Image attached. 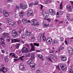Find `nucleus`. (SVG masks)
<instances>
[{
    "mask_svg": "<svg viewBox=\"0 0 73 73\" xmlns=\"http://www.w3.org/2000/svg\"><path fill=\"white\" fill-rule=\"evenodd\" d=\"M42 39H43V40L44 41H45V40H46V38H45V37L44 36H42Z\"/></svg>",
    "mask_w": 73,
    "mask_h": 73,
    "instance_id": "nucleus-38",
    "label": "nucleus"
},
{
    "mask_svg": "<svg viewBox=\"0 0 73 73\" xmlns=\"http://www.w3.org/2000/svg\"><path fill=\"white\" fill-rule=\"evenodd\" d=\"M69 73H73V70H72L71 69H69Z\"/></svg>",
    "mask_w": 73,
    "mask_h": 73,
    "instance_id": "nucleus-36",
    "label": "nucleus"
},
{
    "mask_svg": "<svg viewBox=\"0 0 73 73\" xmlns=\"http://www.w3.org/2000/svg\"><path fill=\"white\" fill-rule=\"evenodd\" d=\"M9 56H11L12 57H14V56H15V54L11 53L9 54Z\"/></svg>",
    "mask_w": 73,
    "mask_h": 73,
    "instance_id": "nucleus-26",
    "label": "nucleus"
},
{
    "mask_svg": "<svg viewBox=\"0 0 73 73\" xmlns=\"http://www.w3.org/2000/svg\"><path fill=\"white\" fill-rule=\"evenodd\" d=\"M49 12L51 15L54 16L55 15L56 13L54 12V10L52 9H49Z\"/></svg>",
    "mask_w": 73,
    "mask_h": 73,
    "instance_id": "nucleus-7",
    "label": "nucleus"
},
{
    "mask_svg": "<svg viewBox=\"0 0 73 73\" xmlns=\"http://www.w3.org/2000/svg\"><path fill=\"white\" fill-rule=\"evenodd\" d=\"M20 45V44H17V46H16V48H17V49H19V46Z\"/></svg>",
    "mask_w": 73,
    "mask_h": 73,
    "instance_id": "nucleus-37",
    "label": "nucleus"
},
{
    "mask_svg": "<svg viewBox=\"0 0 73 73\" xmlns=\"http://www.w3.org/2000/svg\"><path fill=\"white\" fill-rule=\"evenodd\" d=\"M24 15V12L21 11L20 12L19 16L20 17H21V18H22V17H23Z\"/></svg>",
    "mask_w": 73,
    "mask_h": 73,
    "instance_id": "nucleus-18",
    "label": "nucleus"
},
{
    "mask_svg": "<svg viewBox=\"0 0 73 73\" xmlns=\"http://www.w3.org/2000/svg\"><path fill=\"white\" fill-rule=\"evenodd\" d=\"M33 29L34 30H35V31H37V28H36L35 27H34L33 28Z\"/></svg>",
    "mask_w": 73,
    "mask_h": 73,
    "instance_id": "nucleus-55",
    "label": "nucleus"
},
{
    "mask_svg": "<svg viewBox=\"0 0 73 73\" xmlns=\"http://www.w3.org/2000/svg\"><path fill=\"white\" fill-rule=\"evenodd\" d=\"M6 37H7V38H8L9 37V34L8 33H7L6 35Z\"/></svg>",
    "mask_w": 73,
    "mask_h": 73,
    "instance_id": "nucleus-52",
    "label": "nucleus"
},
{
    "mask_svg": "<svg viewBox=\"0 0 73 73\" xmlns=\"http://www.w3.org/2000/svg\"><path fill=\"white\" fill-rule=\"evenodd\" d=\"M15 7L17 10H19L20 8V7L17 6V5H16V6H15Z\"/></svg>",
    "mask_w": 73,
    "mask_h": 73,
    "instance_id": "nucleus-41",
    "label": "nucleus"
},
{
    "mask_svg": "<svg viewBox=\"0 0 73 73\" xmlns=\"http://www.w3.org/2000/svg\"><path fill=\"white\" fill-rule=\"evenodd\" d=\"M64 47L60 46L59 49H60L61 50H62V49H64Z\"/></svg>",
    "mask_w": 73,
    "mask_h": 73,
    "instance_id": "nucleus-59",
    "label": "nucleus"
},
{
    "mask_svg": "<svg viewBox=\"0 0 73 73\" xmlns=\"http://www.w3.org/2000/svg\"><path fill=\"white\" fill-rule=\"evenodd\" d=\"M19 68L20 69H21L23 71H24L25 70V67L24 64L22 63H21L19 65Z\"/></svg>",
    "mask_w": 73,
    "mask_h": 73,
    "instance_id": "nucleus-6",
    "label": "nucleus"
},
{
    "mask_svg": "<svg viewBox=\"0 0 73 73\" xmlns=\"http://www.w3.org/2000/svg\"><path fill=\"white\" fill-rule=\"evenodd\" d=\"M46 13L44 11V10H43V12L42 13V14H43V16H44L46 14Z\"/></svg>",
    "mask_w": 73,
    "mask_h": 73,
    "instance_id": "nucleus-42",
    "label": "nucleus"
},
{
    "mask_svg": "<svg viewBox=\"0 0 73 73\" xmlns=\"http://www.w3.org/2000/svg\"><path fill=\"white\" fill-rule=\"evenodd\" d=\"M31 24L33 26H38L39 25L38 22L35 19H33L31 21Z\"/></svg>",
    "mask_w": 73,
    "mask_h": 73,
    "instance_id": "nucleus-1",
    "label": "nucleus"
},
{
    "mask_svg": "<svg viewBox=\"0 0 73 73\" xmlns=\"http://www.w3.org/2000/svg\"><path fill=\"white\" fill-rule=\"evenodd\" d=\"M27 17H29V16H33V14L32 13H31L30 12H28L27 13Z\"/></svg>",
    "mask_w": 73,
    "mask_h": 73,
    "instance_id": "nucleus-16",
    "label": "nucleus"
},
{
    "mask_svg": "<svg viewBox=\"0 0 73 73\" xmlns=\"http://www.w3.org/2000/svg\"><path fill=\"white\" fill-rule=\"evenodd\" d=\"M40 5V9H42V8H43V5Z\"/></svg>",
    "mask_w": 73,
    "mask_h": 73,
    "instance_id": "nucleus-62",
    "label": "nucleus"
},
{
    "mask_svg": "<svg viewBox=\"0 0 73 73\" xmlns=\"http://www.w3.org/2000/svg\"><path fill=\"white\" fill-rule=\"evenodd\" d=\"M6 20L7 21H8V23H9L10 25H13V23L12 22V21L9 20V19L7 18L6 19Z\"/></svg>",
    "mask_w": 73,
    "mask_h": 73,
    "instance_id": "nucleus-12",
    "label": "nucleus"
},
{
    "mask_svg": "<svg viewBox=\"0 0 73 73\" xmlns=\"http://www.w3.org/2000/svg\"><path fill=\"white\" fill-rule=\"evenodd\" d=\"M35 47L34 46L33 47H31V52H32V51H35Z\"/></svg>",
    "mask_w": 73,
    "mask_h": 73,
    "instance_id": "nucleus-29",
    "label": "nucleus"
},
{
    "mask_svg": "<svg viewBox=\"0 0 73 73\" xmlns=\"http://www.w3.org/2000/svg\"><path fill=\"white\" fill-rule=\"evenodd\" d=\"M49 15L48 13H46L45 15H44V16H45V17H48L49 16Z\"/></svg>",
    "mask_w": 73,
    "mask_h": 73,
    "instance_id": "nucleus-40",
    "label": "nucleus"
},
{
    "mask_svg": "<svg viewBox=\"0 0 73 73\" xmlns=\"http://www.w3.org/2000/svg\"><path fill=\"white\" fill-rule=\"evenodd\" d=\"M63 12L62 11H60L59 12V14L60 15H62Z\"/></svg>",
    "mask_w": 73,
    "mask_h": 73,
    "instance_id": "nucleus-54",
    "label": "nucleus"
},
{
    "mask_svg": "<svg viewBox=\"0 0 73 73\" xmlns=\"http://www.w3.org/2000/svg\"><path fill=\"white\" fill-rule=\"evenodd\" d=\"M9 13L7 12V13H6V14H5L4 15L5 17H7L9 16Z\"/></svg>",
    "mask_w": 73,
    "mask_h": 73,
    "instance_id": "nucleus-25",
    "label": "nucleus"
},
{
    "mask_svg": "<svg viewBox=\"0 0 73 73\" xmlns=\"http://www.w3.org/2000/svg\"><path fill=\"white\" fill-rule=\"evenodd\" d=\"M1 40V42H4V38L3 37H2L0 38Z\"/></svg>",
    "mask_w": 73,
    "mask_h": 73,
    "instance_id": "nucleus-39",
    "label": "nucleus"
},
{
    "mask_svg": "<svg viewBox=\"0 0 73 73\" xmlns=\"http://www.w3.org/2000/svg\"><path fill=\"white\" fill-rule=\"evenodd\" d=\"M34 46H39L40 44L38 43H34Z\"/></svg>",
    "mask_w": 73,
    "mask_h": 73,
    "instance_id": "nucleus-30",
    "label": "nucleus"
},
{
    "mask_svg": "<svg viewBox=\"0 0 73 73\" xmlns=\"http://www.w3.org/2000/svg\"><path fill=\"white\" fill-rule=\"evenodd\" d=\"M56 68H57V69H58L59 70H61V69H60V68H59V66H58V65L57 66Z\"/></svg>",
    "mask_w": 73,
    "mask_h": 73,
    "instance_id": "nucleus-56",
    "label": "nucleus"
},
{
    "mask_svg": "<svg viewBox=\"0 0 73 73\" xmlns=\"http://www.w3.org/2000/svg\"><path fill=\"white\" fill-rule=\"evenodd\" d=\"M38 41H41V38H40V37H38Z\"/></svg>",
    "mask_w": 73,
    "mask_h": 73,
    "instance_id": "nucleus-53",
    "label": "nucleus"
},
{
    "mask_svg": "<svg viewBox=\"0 0 73 73\" xmlns=\"http://www.w3.org/2000/svg\"><path fill=\"white\" fill-rule=\"evenodd\" d=\"M12 35L15 38L18 36V33L15 30H13L12 31Z\"/></svg>",
    "mask_w": 73,
    "mask_h": 73,
    "instance_id": "nucleus-3",
    "label": "nucleus"
},
{
    "mask_svg": "<svg viewBox=\"0 0 73 73\" xmlns=\"http://www.w3.org/2000/svg\"><path fill=\"white\" fill-rule=\"evenodd\" d=\"M70 3L71 4H72V7H73V1H70Z\"/></svg>",
    "mask_w": 73,
    "mask_h": 73,
    "instance_id": "nucleus-49",
    "label": "nucleus"
},
{
    "mask_svg": "<svg viewBox=\"0 0 73 73\" xmlns=\"http://www.w3.org/2000/svg\"><path fill=\"white\" fill-rule=\"evenodd\" d=\"M60 57L63 61H66V58L65 56H61Z\"/></svg>",
    "mask_w": 73,
    "mask_h": 73,
    "instance_id": "nucleus-14",
    "label": "nucleus"
},
{
    "mask_svg": "<svg viewBox=\"0 0 73 73\" xmlns=\"http://www.w3.org/2000/svg\"><path fill=\"white\" fill-rule=\"evenodd\" d=\"M36 73H40V71L39 70H36Z\"/></svg>",
    "mask_w": 73,
    "mask_h": 73,
    "instance_id": "nucleus-58",
    "label": "nucleus"
},
{
    "mask_svg": "<svg viewBox=\"0 0 73 73\" xmlns=\"http://www.w3.org/2000/svg\"><path fill=\"white\" fill-rule=\"evenodd\" d=\"M31 60H33V59L35 58V56L34 55H32L31 56Z\"/></svg>",
    "mask_w": 73,
    "mask_h": 73,
    "instance_id": "nucleus-32",
    "label": "nucleus"
},
{
    "mask_svg": "<svg viewBox=\"0 0 73 73\" xmlns=\"http://www.w3.org/2000/svg\"><path fill=\"white\" fill-rule=\"evenodd\" d=\"M30 56V54H29L26 55V57H29Z\"/></svg>",
    "mask_w": 73,
    "mask_h": 73,
    "instance_id": "nucleus-60",
    "label": "nucleus"
},
{
    "mask_svg": "<svg viewBox=\"0 0 73 73\" xmlns=\"http://www.w3.org/2000/svg\"><path fill=\"white\" fill-rule=\"evenodd\" d=\"M11 41L12 42V43H13V42H20V40L19 39L18 40L17 38L16 39H11Z\"/></svg>",
    "mask_w": 73,
    "mask_h": 73,
    "instance_id": "nucleus-10",
    "label": "nucleus"
},
{
    "mask_svg": "<svg viewBox=\"0 0 73 73\" xmlns=\"http://www.w3.org/2000/svg\"><path fill=\"white\" fill-rule=\"evenodd\" d=\"M31 69H33V70L35 69V65H33V66H31Z\"/></svg>",
    "mask_w": 73,
    "mask_h": 73,
    "instance_id": "nucleus-28",
    "label": "nucleus"
},
{
    "mask_svg": "<svg viewBox=\"0 0 73 73\" xmlns=\"http://www.w3.org/2000/svg\"><path fill=\"white\" fill-rule=\"evenodd\" d=\"M64 42L66 45H68V41H67V40H65L64 41Z\"/></svg>",
    "mask_w": 73,
    "mask_h": 73,
    "instance_id": "nucleus-57",
    "label": "nucleus"
},
{
    "mask_svg": "<svg viewBox=\"0 0 73 73\" xmlns=\"http://www.w3.org/2000/svg\"><path fill=\"white\" fill-rule=\"evenodd\" d=\"M7 13L8 12H7V11H6V10H3V13L4 15L6 13Z\"/></svg>",
    "mask_w": 73,
    "mask_h": 73,
    "instance_id": "nucleus-35",
    "label": "nucleus"
},
{
    "mask_svg": "<svg viewBox=\"0 0 73 73\" xmlns=\"http://www.w3.org/2000/svg\"><path fill=\"white\" fill-rule=\"evenodd\" d=\"M14 60L15 61H18V59H14Z\"/></svg>",
    "mask_w": 73,
    "mask_h": 73,
    "instance_id": "nucleus-64",
    "label": "nucleus"
},
{
    "mask_svg": "<svg viewBox=\"0 0 73 73\" xmlns=\"http://www.w3.org/2000/svg\"><path fill=\"white\" fill-rule=\"evenodd\" d=\"M28 7L27 6V5H23L22 7H21V8L22 9H26V8H27Z\"/></svg>",
    "mask_w": 73,
    "mask_h": 73,
    "instance_id": "nucleus-23",
    "label": "nucleus"
},
{
    "mask_svg": "<svg viewBox=\"0 0 73 73\" xmlns=\"http://www.w3.org/2000/svg\"><path fill=\"white\" fill-rule=\"evenodd\" d=\"M3 36H4V37H6V33H3Z\"/></svg>",
    "mask_w": 73,
    "mask_h": 73,
    "instance_id": "nucleus-48",
    "label": "nucleus"
},
{
    "mask_svg": "<svg viewBox=\"0 0 73 73\" xmlns=\"http://www.w3.org/2000/svg\"><path fill=\"white\" fill-rule=\"evenodd\" d=\"M60 40L61 41H62V42L64 41V39L63 38H62V37H61L60 38Z\"/></svg>",
    "mask_w": 73,
    "mask_h": 73,
    "instance_id": "nucleus-46",
    "label": "nucleus"
},
{
    "mask_svg": "<svg viewBox=\"0 0 73 73\" xmlns=\"http://www.w3.org/2000/svg\"><path fill=\"white\" fill-rule=\"evenodd\" d=\"M23 2H21L20 3V5L21 8L22 6H23L24 5H23Z\"/></svg>",
    "mask_w": 73,
    "mask_h": 73,
    "instance_id": "nucleus-43",
    "label": "nucleus"
},
{
    "mask_svg": "<svg viewBox=\"0 0 73 73\" xmlns=\"http://www.w3.org/2000/svg\"><path fill=\"white\" fill-rule=\"evenodd\" d=\"M2 68L3 70V73H5L6 72H7V71H8L7 69V68H6L5 67H3Z\"/></svg>",
    "mask_w": 73,
    "mask_h": 73,
    "instance_id": "nucleus-20",
    "label": "nucleus"
},
{
    "mask_svg": "<svg viewBox=\"0 0 73 73\" xmlns=\"http://www.w3.org/2000/svg\"><path fill=\"white\" fill-rule=\"evenodd\" d=\"M68 50V52L69 53V54L70 55H73V49L72 48H69Z\"/></svg>",
    "mask_w": 73,
    "mask_h": 73,
    "instance_id": "nucleus-9",
    "label": "nucleus"
},
{
    "mask_svg": "<svg viewBox=\"0 0 73 73\" xmlns=\"http://www.w3.org/2000/svg\"><path fill=\"white\" fill-rule=\"evenodd\" d=\"M45 4H48V1H47V0H45Z\"/></svg>",
    "mask_w": 73,
    "mask_h": 73,
    "instance_id": "nucleus-61",
    "label": "nucleus"
},
{
    "mask_svg": "<svg viewBox=\"0 0 73 73\" xmlns=\"http://www.w3.org/2000/svg\"><path fill=\"white\" fill-rule=\"evenodd\" d=\"M26 35H27V36H28V37H29V36H31L32 35V33L28 31H26Z\"/></svg>",
    "mask_w": 73,
    "mask_h": 73,
    "instance_id": "nucleus-15",
    "label": "nucleus"
},
{
    "mask_svg": "<svg viewBox=\"0 0 73 73\" xmlns=\"http://www.w3.org/2000/svg\"><path fill=\"white\" fill-rule=\"evenodd\" d=\"M21 37L23 39H25L26 37V34L25 33H22L21 34Z\"/></svg>",
    "mask_w": 73,
    "mask_h": 73,
    "instance_id": "nucleus-17",
    "label": "nucleus"
},
{
    "mask_svg": "<svg viewBox=\"0 0 73 73\" xmlns=\"http://www.w3.org/2000/svg\"><path fill=\"white\" fill-rule=\"evenodd\" d=\"M27 64L30 65V67H31L32 66H33V65H35V63L34 62L31 60H29L28 61Z\"/></svg>",
    "mask_w": 73,
    "mask_h": 73,
    "instance_id": "nucleus-4",
    "label": "nucleus"
},
{
    "mask_svg": "<svg viewBox=\"0 0 73 73\" xmlns=\"http://www.w3.org/2000/svg\"><path fill=\"white\" fill-rule=\"evenodd\" d=\"M33 3H31L29 4V5L30 7L32 8L33 7Z\"/></svg>",
    "mask_w": 73,
    "mask_h": 73,
    "instance_id": "nucleus-31",
    "label": "nucleus"
},
{
    "mask_svg": "<svg viewBox=\"0 0 73 73\" xmlns=\"http://www.w3.org/2000/svg\"><path fill=\"white\" fill-rule=\"evenodd\" d=\"M22 21L24 24H27V20L25 19H23Z\"/></svg>",
    "mask_w": 73,
    "mask_h": 73,
    "instance_id": "nucleus-21",
    "label": "nucleus"
},
{
    "mask_svg": "<svg viewBox=\"0 0 73 73\" xmlns=\"http://www.w3.org/2000/svg\"><path fill=\"white\" fill-rule=\"evenodd\" d=\"M62 5H62V2H61V4H60V9H62Z\"/></svg>",
    "mask_w": 73,
    "mask_h": 73,
    "instance_id": "nucleus-34",
    "label": "nucleus"
},
{
    "mask_svg": "<svg viewBox=\"0 0 73 73\" xmlns=\"http://www.w3.org/2000/svg\"><path fill=\"white\" fill-rule=\"evenodd\" d=\"M38 1H36L35 3H34L35 5H38Z\"/></svg>",
    "mask_w": 73,
    "mask_h": 73,
    "instance_id": "nucleus-45",
    "label": "nucleus"
},
{
    "mask_svg": "<svg viewBox=\"0 0 73 73\" xmlns=\"http://www.w3.org/2000/svg\"><path fill=\"white\" fill-rule=\"evenodd\" d=\"M60 68H63L64 71H66L67 69L66 66L65 65V64H61Z\"/></svg>",
    "mask_w": 73,
    "mask_h": 73,
    "instance_id": "nucleus-8",
    "label": "nucleus"
},
{
    "mask_svg": "<svg viewBox=\"0 0 73 73\" xmlns=\"http://www.w3.org/2000/svg\"><path fill=\"white\" fill-rule=\"evenodd\" d=\"M4 59L6 61H7L8 60V58H7V57L4 58Z\"/></svg>",
    "mask_w": 73,
    "mask_h": 73,
    "instance_id": "nucleus-47",
    "label": "nucleus"
},
{
    "mask_svg": "<svg viewBox=\"0 0 73 73\" xmlns=\"http://www.w3.org/2000/svg\"><path fill=\"white\" fill-rule=\"evenodd\" d=\"M66 8L67 9L68 11L69 12H71L72 11V7H71V6L69 5H67L66 6Z\"/></svg>",
    "mask_w": 73,
    "mask_h": 73,
    "instance_id": "nucleus-11",
    "label": "nucleus"
},
{
    "mask_svg": "<svg viewBox=\"0 0 73 73\" xmlns=\"http://www.w3.org/2000/svg\"><path fill=\"white\" fill-rule=\"evenodd\" d=\"M1 45H2L3 47H5L6 46V44H5V43L4 42H1Z\"/></svg>",
    "mask_w": 73,
    "mask_h": 73,
    "instance_id": "nucleus-24",
    "label": "nucleus"
},
{
    "mask_svg": "<svg viewBox=\"0 0 73 73\" xmlns=\"http://www.w3.org/2000/svg\"><path fill=\"white\" fill-rule=\"evenodd\" d=\"M38 57L41 59L42 60H44V58H43V56L41 54H38Z\"/></svg>",
    "mask_w": 73,
    "mask_h": 73,
    "instance_id": "nucleus-19",
    "label": "nucleus"
},
{
    "mask_svg": "<svg viewBox=\"0 0 73 73\" xmlns=\"http://www.w3.org/2000/svg\"><path fill=\"white\" fill-rule=\"evenodd\" d=\"M73 41V40L70 39H69L68 40V43L69 44H70L72 43V41Z\"/></svg>",
    "mask_w": 73,
    "mask_h": 73,
    "instance_id": "nucleus-33",
    "label": "nucleus"
},
{
    "mask_svg": "<svg viewBox=\"0 0 73 73\" xmlns=\"http://www.w3.org/2000/svg\"><path fill=\"white\" fill-rule=\"evenodd\" d=\"M42 23L43 25L44 28H48V27L49 26V24H47L45 23V22H43Z\"/></svg>",
    "mask_w": 73,
    "mask_h": 73,
    "instance_id": "nucleus-13",
    "label": "nucleus"
},
{
    "mask_svg": "<svg viewBox=\"0 0 73 73\" xmlns=\"http://www.w3.org/2000/svg\"><path fill=\"white\" fill-rule=\"evenodd\" d=\"M52 41V38L50 37L48 38L46 40V42L48 45H50L51 44Z\"/></svg>",
    "mask_w": 73,
    "mask_h": 73,
    "instance_id": "nucleus-5",
    "label": "nucleus"
},
{
    "mask_svg": "<svg viewBox=\"0 0 73 73\" xmlns=\"http://www.w3.org/2000/svg\"><path fill=\"white\" fill-rule=\"evenodd\" d=\"M46 60L48 61H50L51 62H52L53 61L51 60V59L49 57H48L46 58Z\"/></svg>",
    "mask_w": 73,
    "mask_h": 73,
    "instance_id": "nucleus-27",
    "label": "nucleus"
},
{
    "mask_svg": "<svg viewBox=\"0 0 73 73\" xmlns=\"http://www.w3.org/2000/svg\"><path fill=\"white\" fill-rule=\"evenodd\" d=\"M34 41H35V38H31V41L32 42H34Z\"/></svg>",
    "mask_w": 73,
    "mask_h": 73,
    "instance_id": "nucleus-44",
    "label": "nucleus"
},
{
    "mask_svg": "<svg viewBox=\"0 0 73 73\" xmlns=\"http://www.w3.org/2000/svg\"><path fill=\"white\" fill-rule=\"evenodd\" d=\"M8 38L7 39V41L9 42V41H10V40H11V39H10V38L9 37L8 38Z\"/></svg>",
    "mask_w": 73,
    "mask_h": 73,
    "instance_id": "nucleus-50",
    "label": "nucleus"
},
{
    "mask_svg": "<svg viewBox=\"0 0 73 73\" xmlns=\"http://www.w3.org/2000/svg\"><path fill=\"white\" fill-rule=\"evenodd\" d=\"M53 41L52 44H57L58 42V40L54 39Z\"/></svg>",
    "mask_w": 73,
    "mask_h": 73,
    "instance_id": "nucleus-22",
    "label": "nucleus"
},
{
    "mask_svg": "<svg viewBox=\"0 0 73 73\" xmlns=\"http://www.w3.org/2000/svg\"><path fill=\"white\" fill-rule=\"evenodd\" d=\"M19 59H20V60H21V61H24V59L23 58H19Z\"/></svg>",
    "mask_w": 73,
    "mask_h": 73,
    "instance_id": "nucleus-63",
    "label": "nucleus"
},
{
    "mask_svg": "<svg viewBox=\"0 0 73 73\" xmlns=\"http://www.w3.org/2000/svg\"><path fill=\"white\" fill-rule=\"evenodd\" d=\"M22 52L24 53H28L29 52L28 49L25 47L23 48L21 50Z\"/></svg>",
    "mask_w": 73,
    "mask_h": 73,
    "instance_id": "nucleus-2",
    "label": "nucleus"
},
{
    "mask_svg": "<svg viewBox=\"0 0 73 73\" xmlns=\"http://www.w3.org/2000/svg\"><path fill=\"white\" fill-rule=\"evenodd\" d=\"M47 21H49V23H50V21H51L50 19L49 18H48L47 19Z\"/></svg>",
    "mask_w": 73,
    "mask_h": 73,
    "instance_id": "nucleus-51",
    "label": "nucleus"
}]
</instances>
